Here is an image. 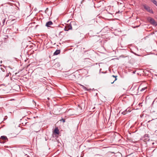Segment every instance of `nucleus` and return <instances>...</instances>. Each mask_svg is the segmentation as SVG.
Instances as JSON below:
<instances>
[{"instance_id": "1", "label": "nucleus", "mask_w": 157, "mask_h": 157, "mask_svg": "<svg viewBox=\"0 0 157 157\" xmlns=\"http://www.w3.org/2000/svg\"><path fill=\"white\" fill-rule=\"evenodd\" d=\"M140 89V86H135L132 87V93L134 95H139L141 94L139 92V89Z\"/></svg>"}, {"instance_id": "2", "label": "nucleus", "mask_w": 157, "mask_h": 157, "mask_svg": "<svg viewBox=\"0 0 157 157\" xmlns=\"http://www.w3.org/2000/svg\"><path fill=\"white\" fill-rule=\"evenodd\" d=\"M75 23V21H71L70 24L67 25H66L64 28V30L66 31H68L69 30L72 29V27L71 25Z\"/></svg>"}, {"instance_id": "3", "label": "nucleus", "mask_w": 157, "mask_h": 157, "mask_svg": "<svg viewBox=\"0 0 157 157\" xmlns=\"http://www.w3.org/2000/svg\"><path fill=\"white\" fill-rule=\"evenodd\" d=\"M117 76H114V75H113L110 78V82L112 84L114 82L117 80Z\"/></svg>"}, {"instance_id": "4", "label": "nucleus", "mask_w": 157, "mask_h": 157, "mask_svg": "<svg viewBox=\"0 0 157 157\" xmlns=\"http://www.w3.org/2000/svg\"><path fill=\"white\" fill-rule=\"evenodd\" d=\"M144 8L148 12L151 13H153V12L151 9H150L149 6H148L144 5Z\"/></svg>"}, {"instance_id": "5", "label": "nucleus", "mask_w": 157, "mask_h": 157, "mask_svg": "<svg viewBox=\"0 0 157 157\" xmlns=\"http://www.w3.org/2000/svg\"><path fill=\"white\" fill-rule=\"evenodd\" d=\"M4 140L6 141V140H8V139L7 138L6 136H2L0 138V143H4V142H3V141H1V140Z\"/></svg>"}, {"instance_id": "6", "label": "nucleus", "mask_w": 157, "mask_h": 157, "mask_svg": "<svg viewBox=\"0 0 157 157\" xmlns=\"http://www.w3.org/2000/svg\"><path fill=\"white\" fill-rule=\"evenodd\" d=\"M6 92L5 90L2 89H0V97L2 98V96H3L5 95Z\"/></svg>"}, {"instance_id": "7", "label": "nucleus", "mask_w": 157, "mask_h": 157, "mask_svg": "<svg viewBox=\"0 0 157 157\" xmlns=\"http://www.w3.org/2000/svg\"><path fill=\"white\" fill-rule=\"evenodd\" d=\"M150 22L151 24L154 25H157V23L156 22L155 20L153 18H150Z\"/></svg>"}, {"instance_id": "8", "label": "nucleus", "mask_w": 157, "mask_h": 157, "mask_svg": "<svg viewBox=\"0 0 157 157\" xmlns=\"http://www.w3.org/2000/svg\"><path fill=\"white\" fill-rule=\"evenodd\" d=\"M147 88V87H144L143 88H141L140 87V89H139L140 91L139 92H140L141 93H144L146 91V89Z\"/></svg>"}, {"instance_id": "9", "label": "nucleus", "mask_w": 157, "mask_h": 157, "mask_svg": "<svg viewBox=\"0 0 157 157\" xmlns=\"http://www.w3.org/2000/svg\"><path fill=\"white\" fill-rule=\"evenodd\" d=\"M53 133L55 134H56L57 135H59V131L57 127L55 128Z\"/></svg>"}, {"instance_id": "10", "label": "nucleus", "mask_w": 157, "mask_h": 157, "mask_svg": "<svg viewBox=\"0 0 157 157\" xmlns=\"http://www.w3.org/2000/svg\"><path fill=\"white\" fill-rule=\"evenodd\" d=\"M52 24V22L51 21H49L46 23L45 25L47 27H50V25H51Z\"/></svg>"}, {"instance_id": "11", "label": "nucleus", "mask_w": 157, "mask_h": 157, "mask_svg": "<svg viewBox=\"0 0 157 157\" xmlns=\"http://www.w3.org/2000/svg\"><path fill=\"white\" fill-rule=\"evenodd\" d=\"M60 53V50H57L54 53V55H57L59 54Z\"/></svg>"}, {"instance_id": "12", "label": "nucleus", "mask_w": 157, "mask_h": 157, "mask_svg": "<svg viewBox=\"0 0 157 157\" xmlns=\"http://www.w3.org/2000/svg\"><path fill=\"white\" fill-rule=\"evenodd\" d=\"M13 20H8L7 21L6 23V24L8 25V26H9L10 25V24H9V23L11 22H12V21H13Z\"/></svg>"}, {"instance_id": "13", "label": "nucleus", "mask_w": 157, "mask_h": 157, "mask_svg": "<svg viewBox=\"0 0 157 157\" xmlns=\"http://www.w3.org/2000/svg\"><path fill=\"white\" fill-rule=\"evenodd\" d=\"M129 110L128 109V110L127 109H126L123 112H122V114H123L124 115H125L127 113V112H129Z\"/></svg>"}, {"instance_id": "14", "label": "nucleus", "mask_w": 157, "mask_h": 157, "mask_svg": "<svg viewBox=\"0 0 157 157\" xmlns=\"http://www.w3.org/2000/svg\"><path fill=\"white\" fill-rule=\"evenodd\" d=\"M155 5L157 6V1L155 0H150Z\"/></svg>"}, {"instance_id": "15", "label": "nucleus", "mask_w": 157, "mask_h": 157, "mask_svg": "<svg viewBox=\"0 0 157 157\" xmlns=\"http://www.w3.org/2000/svg\"><path fill=\"white\" fill-rule=\"evenodd\" d=\"M0 69L1 71L3 72L5 71V69L4 68L2 67H0Z\"/></svg>"}, {"instance_id": "16", "label": "nucleus", "mask_w": 157, "mask_h": 157, "mask_svg": "<svg viewBox=\"0 0 157 157\" xmlns=\"http://www.w3.org/2000/svg\"><path fill=\"white\" fill-rule=\"evenodd\" d=\"M81 86H82V88L85 90H87L86 88L84 86L82 85Z\"/></svg>"}, {"instance_id": "17", "label": "nucleus", "mask_w": 157, "mask_h": 157, "mask_svg": "<svg viewBox=\"0 0 157 157\" xmlns=\"http://www.w3.org/2000/svg\"><path fill=\"white\" fill-rule=\"evenodd\" d=\"M140 25H139L134 26H132V27H133V28H136L140 26Z\"/></svg>"}, {"instance_id": "18", "label": "nucleus", "mask_w": 157, "mask_h": 157, "mask_svg": "<svg viewBox=\"0 0 157 157\" xmlns=\"http://www.w3.org/2000/svg\"><path fill=\"white\" fill-rule=\"evenodd\" d=\"M60 121H62L63 122V123H64L65 122V119H63V118H62V119L60 120Z\"/></svg>"}, {"instance_id": "19", "label": "nucleus", "mask_w": 157, "mask_h": 157, "mask_svg": "<svg viewBox=\"0 0 157 157\" xmlns=\"http://www.w3.org/2000/svg\"><path fill=\"white\" fill-rule=\"evenodd\" d=\"M120 57H122V58H125L126 57V56H125L124 55H121V56H120Z\"/></svg>"}, {"instance_id": "20", "label": "nucleus", "mask_w": 157, "mask_h": 157, "mask_svg": "<svg viewBox=\"0 0 157 157\" xmlns=\"http://www.w3.org/2000/svg\"><path fill=\"white\" fill-rule=\"evenodd\" d=\"M145 137H148V135L147 134H146L144 135Z\"/></svg>"}, {"instance_id": "21", "label": "nucleus", "mask_w": 157, "mask_h": 157, "mask_svg": "<svg viewBox=\"0 0 157 157\" xmlns=\"http://www.w3.org/2000/svg\"><path fill=\"white\" fill-rule=\"evenodd\" d=\"M5 21V19H4L3 21V25H4V24Z\"/></svg>"}, {"instance_id": "22", "label": "nucleus", "mask_w": 157, "mask_h": 157, "mask_svg": "<svg viewBox=\"0 0 157 157\" xmlns=\"http://www.w3.org/2000/svg\"><path fill=\"white\" fill-rule=\"evenodd\" d=\"M135 55H136V56H141L140 55H138L137 54H136V53L135 54Z\"/></svg>"}, {"instance_id": "23", "label": "nucleus", "mask_w": 157, "mask_h": 157, "mask_svg": "<svg viewBox=\"0 0 157 157\" xmlns=\"http://www.w3.org/2000/svg\"><path fill=\"white\" fill-rule=\"evenodd\" d=\"M29 123L28 122H26L25 123V124H27V123Z\"/></svg>"}, {"instance_id": "24", "label": "nucleus", "mask_w": 157, "mask_h": 157, "mask_svg": "<svg viewBox=\"0 0 157 157\" xmlns=\"http://www.w3.org/2000/svg\"><path fill=\"white\" fill-rule=\"evenodd\" d=\"M129 95H127V96H126L124 98H128V97H129Z\"/></svg>"}, {"instance_id": "25", "label": "nucleus", "mask_w": 157, "mask_h": 157, "mask_svg": "<svg viewBox=\"0 0 157 157\" xmlns=\"http://www.w3.org/2000/svg\"><path fill=\"white\" fill-rule=\"evenodd\" d=\"M8 76H9V74H8L6 75V76L7 77Z\"/></svg>"}, {"instance_id": "26", "label": "nucleus", "mask_w": 157, "mask_h": 157, "mask_svg": "<svg viewBox=\"0 0 157 157\" xmlns=\"http://www.w3.org/2000/svg\"><path fill=\"white\" fill-rule=\"evenodd\" d=\"M1 141H3V142H4V143L5 142H6L5 141L3 140H1Z\"/></svg>"}, {"instance_id": "27", "label": "nucleus", "mask_w": 157, "mask_h": 157, "mask_svg": "<svg viewBox=\"0 0 157 157\" xmlns=\"http://www.w3.org/2000/svg\"><path fill=\"white\" fill-rule=\"evenodd\" d=\"M47 9H48V8H47L46 9V10H47Z\"/></svg>"}, {"instance_id": "28", "label": "nucleus", "mask_w": 157, "mask_h": 157, "mask_svg": "<svg viewBox=\"0 0 157 157\" xmlns=\"http://www.w3.org/2000/svg\"><path fill=\"white\" fill-rule=\"evenodd\" d=\"M87 59H89V58H87Z\"/></svg>"}, {"instance_id": "29", "label": "nucleus", "mask_w": 157, "mask_h": 157, "mask_svg": "<svg viewBox=\"0 0 157 157\" xmlns=\"http://www.w3.org/2000/svg\"><path fill=\"white\" fill-rule=\"evenodd\" d=\"M22 124H24V123H22Z\"/></svg>"}, {"instance_id": "30", "label": "nucleus", "mask_w": 157, "mask_h": 157, "mask_svg": "<svg viewBox=\"0 0 157 157\" xmlns=\"http://www.w3.org/2000/svg\"><path fill=\"white\" fill-rule=\"evenodd\" d=\"M62 33V32H60V33Z\"/></svg>"}, {"instance_id": "31", "label": "nucleus", "mask_w": 157, "mask_h": 157, "mask_svg": "<svg viewBox=\"0 0 157 157\" xmlns=\"http://www.w3.org/2000/svg\"><path fill=\"white\" fill-rule=\"evenodd\" d=\"M150 121H148V122H149Z\"/></svg>"}]
</instances>
